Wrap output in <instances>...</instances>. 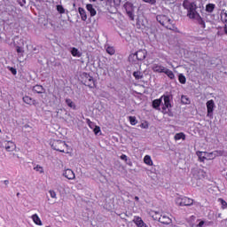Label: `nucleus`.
Here are the masks:
<instances>
[{"mask_svg": "<svg viewBox=\"0 0 227 227\" xmlns=\"http://www.w3.org/2000/svg\"><path fill=\"white\" fill-rule=\"evenodd\" d=\"M140 127L141 129H148V123H142Z\"/></svg>", "mask_w": 227, "mask_h": 227, "instance_id": "obj_48", "label": "nucleus"}, {"mask_svg": "<svg viewBox=\"0 0 227 227\" xmlns=\"http://www.w3.org/2000/svg\"><path fill=\"white\" fill-rule=\"evenodd\" d=\"M35 171H37L38 173H43V167L37 165L34 168Z\"/></svg>", "mask_w": 227, "mask_h": 227, "instance_id": "obj_38", "label": "nucleus"}, {"mask_svg": "<svg viewBox=\"0 0 227 227\" xmlns=\"http://www.w3.org/2000/svg\"><path fill=\"white\" fill-rule=\"evenodd\" d=\"M100 1H104V0H100Z\"/></svg>", "mask_w": 227, "mask_h": 227, "instance_id": "obj_57", "label": "nucleus"}, {"mask_svg": "<svg viewBox=\"0 0 227 227\" xmlns=\"http://www.w3.org/2000/svg\"><path fill=\"white\" fill-rule=\"evenodd\" d=\"M152 70L155 74H163L166 67L160 64H153Z\"/></svg>", "mask_w": 227, "mask_h": 227, "instance_id": "obj_13", "label": "nucleus"}, {"mask_svg": "<svg viewBox=\"0 0 227 227\" xmlns=\"http://www.w3.org/2000/svg\"><path fill=\"white\" fill-rule=\"evenodd\" d=\"M206 106H207V118H214V109H215V103L214 102L213 99H211L206 103Z\"/></svg>", "mask_w": 227, "mask_h": 227, "instance_id": "obj_8", "label": "nucleus"}, {"mask_svg": "<svg viewBox=\"0 0 227 227\" xmlns=\"http://www.w3.org/2000/svg\"><path fill=\"white\" fill-rule=\"evenodd\" d=\"M57 12H59V13H65V8L63 7V5H57Z\"/></svg>", "mask_w": 227, "mask_h": 227, "instance_id": "obj_39", "label": "nucleus"}, {"mask_svg": "<svg viewBox=\"0 0 227 227\" xmlns=\"http://www.w3.org/2000/svg\"><path fill=\"white\" fill-rule=\"evenodd\" d=\"M160 104H162V98H160L158 99H154L153 101V109H156V111H160Z\"/></svg>", "mask_w": 227, "mask_h": 227, "instance_id": "obj_17", "label": "nucleus"}, {"mask_svg": "<svg viewBox=\"0 0 227 227\" xmlns=\"http://www.w3.org/2000/svg\"><path fill=\"white\" fill-rule=\"evenodd\" d=\"M16 52H18V54H24V48L16 46Z\"/></svg>", "mask_w": 227, "mask_h": 227, "instance_id": "obj_41", "label": "nucleus"}, {"mask_svg": "<svg viewBox=\"0 0 227 227\" xmlns=\"http://www.w3.org/2000/svg\"><path fill=\"white\" fill-rule=\"evenodd\" d=\"M32 220L35 223V224H37V226H42V220L40 219V216H38V215H33Z\"/></svg>", "mask_w": 227, "mask_h": 227, "instance_id": "obj_25", "label": "nucleus"}, {"mask_svg": "<svg viewBox=\"0 0 227 227\" xmlns=\"http://www.w3.org/2000/svg\"><path fill=\"white\" fill-rule=\"evenodd\" d=\"M163 74H166L168 79H171V80L175 79V73H173V71L169 70L168 68L165 67Z\"/></svg>", "mask_w": 227, "mask_h": 227, "instance_id": "obj_26", "label": "nucleus"}, {"mask_svg": "<svg viewBox=\"0 0 227 227\" xmlns=\"http://www.w3.org/2000/svg\"><path fill=\"white\" fill-rule=\"evenodd\" d=\"M62 175L65 176V178H67V180H75V173H74L70 168L65 169Z\"/></svg>", "mask_w": 227, "mask_h": 227, "instance_id": "obj_12", "label": "nucleus"}, {"mask_svg": "<svg viewBox=\"0 0 227 227\" xmlns=\"http://www.w3.org/2000/svg\"><path fill=\"white\" fill-rule=\"evenodd\" d=\"M129 121L130 125H137V119L136 118V116H129Z\"/></svg>", "mask_w": 227, "mask_h": 227, "instance_id": "obj_33", "label": "nucleus"}, {"mask_svg": "<svg viewBox=\"0 0 227 227\" xmlns=\"http://www.w3.org/2000/svg\"><path fill=\"white\" fill-rule=\"evenodd\" d=\"M20 193H17V196H19Z\"/></svg>", "mask_w": 227, "mask_h": 227, "instance_id": "obj_56", "label": "nucleus"}, {"mask_svg": "<svg viewBox=\"0 0 227 227\" xmlns=\"http://www.w3.org/2000/svg\"><path fill=\"white\" fill-rule=\"evenodd\" d=\"M154 221H159V223H161V224H171L173 223V220L168 215L166 214H159V212H155V215L153 216Z\"/></svg>", "mask_w": 227, "mask_h": 227, "instance_id": "obj_6", "label": "nucleus"}, {"mask_svg": "<svg viewBox=\"0 0 227 227\" xmlns=\"http://www.w3.org/2000/svg\"><path fill=\"white\" fill-rule=\"evenodd\" d=\"M22 100L25 104H27V106H37L38 105V103L33 98H31L29 96H24Z\"/></svg>", "mask_w": 227, "mask_h": 227, "instance_id": "obj_15", "label": "nucleus"}, {"mask_svg": "<svg viewBox=\"0 0 227 227\" xmlns=\"http://www.w3.org/2000/svg\"><path fill=\"white\" fill-rule=\"evenodd\" d=\"M183 8L187 10V17L189 19L198 17V5L194 0H184L183 2Z\"/></svg>", "mask_w": 227, "mask_h": 227, "instance_id": "obj_1", "label": "nucleus"}, {"mask_svg": "<svg viewBox=\"0 0 227 227\" xmlns=\"http://www.w3.org/2000/svg\"><path fill=\"white\" fill-rule=\"evenodd\" d=\"M121 160H125V162H127L129 160V157L126 154H122L121 156Z\"/></svg>", "mask_w": 227, "mask_h": 227, "instance_id": "obj_47", "label": "nucleus"}, {"mask_svg": "<svg viewBox=\"0 0 227 227\" xmlns=\"http://www.w3.org/2000/svg\"><path fill=\"white\" fill-rule=\"evenodd\" d=\"M178 81L181 84H185V82H187V79L185 78V75H184V74H179Z\"/></svg>", "mask_w": 227, "mask_h": 227, "instance_id": "obj_31", "label": "nucleus"}, {"mask_svg": "<svg viewBox=\"0 0 227 227\" xmlns=\"http://www.w3.org/2000/svg\"><path fill=\"white\" fill-rule=\"evenodd\" d=\"M196 155L200 162H205V160H207V152L198 151Z\"/></svg>", "mask_w": 227, "mask_h": 227, "instance_id": "obj_18", "label": "nucleus"}, {"mask_svg": "<svg viewBox=\"0 0 227 227\" xmlns=\"http://www.w3.org/2000/svg\"><path fill=\"white\" fill-rule=\"evenodd\" d=\"M50 145L52 150H56V152H60L61 153H68V145L65 143L63 140H51Z\"/></svg>", "mask_w": 227, "mask_h": 227, "instance_id": "obj_2", "label": "nucleus"}, {"mask_svg": "<svg viewBox=\"0 0 227 227\" xmlns=\"http://www.w3.org/2000/svg\"><path fill=\"white\" fill-rule=\"evenodd\" d=\"M181 102L182 104H191V100H189V98H187V96H182L181 97Z\"/></svg>", "mask_w": 227, "mask_h": 227, "instance_id": "obj_37", "label": "nucleus"}, {"mask_svg": "<svg viewBox=\"0 0 227 227\" xmlns=\"http://www.w3.org/2000/svg\"><path fill=\"white\" fill-rule=\"evenodd\" d=\"M218 217H221V214L218 215Z\"/></svg>", "mask_w": 227, "mask_h": 227, "instance_id": "obj_55", "label": "nucleus"}, {"mask_svg": "<svg viewBox=\"0 0 227 227\" xmlns=\"http://www.w3.org/2000/svg\"><path fill=\"white\" fill-rule=\"evenodd\" d=\"M4 185H8L10 184V181L9 180H4Z\"/></svg>", "mask_w": 227, "mask_h": 227, "instance_id": "obj_51", "label": "nucleus"}, {"mask_svg": "<svg viewBox=\"0 0 227 227\" xmlns=\"http://www.w3.org/2000/svg\"><path fill=\"white\" fill-rule=\"evenodd\" d=\"M133 76L135 77V79H137V81H139V79H143V74L139 71H135L133 73Z\"/></svg>", "mask_w": 227, "mask_h": 227, "instance_id": "obj_30", "label": "nucleus"}, {"mask_svg": "<svg viewBox=\"0 0 227 227\" xmlns=\"http://www.w3.org/2000/svg\"><path fill=\"white\" fill-rule=\"evenodd\" d=\"M114 4H120L121 3V0H114Z\"/></svg>", "mask_w": 227, "mask_h": 227, "instance_id": "obj_50", "label": "nucleus"}, {"mask_svg": "<svg viewBox=\"0 0 227 227\" xmlns=\"http://www.w3.org/2000/svg\"><path fill=\"white\" fill-rule=\"evenodd\" d=\"M78 12L80 13V17H81L82 20L86 22V20H88V15L86 14V10H84V8H82V7H80V8H78Z\"/></svg>", "mask_w": 227, "mask_h": 227, "instance_id": "obj_20", "label": "nucleus"}, {"mask_svg": "<svg viewBox=\"0 0 227 227\" xmlns=\"http://www.w3.org/2000/svg\"><path fill=\"white\" fill-rule=\"evenodd\" d=\"M156 20L160 26H163V27H166L167 29H173V20L169 17L164 14H160L156 16Z\"/></svg>", "mask_w": 227, "mask_h": 227, "instance_id": "obj_3", "label": "nucleus"}, {"mask_svg": "<svg viewBox=\"0 0 227 227\" xmlns=\"http://www.w3.org/2000/svg\"><path fill=\"white\" fill-rule=\"evenodd\" d=\"M144 3H147L148 4H152L153 6L157 4V0H143Z\"/></svg>", "mask_w": 227, "mask_h": 227, "instance_id": "obj_40", "label": "nucleus"}, {"mask_svg": "<svg viewBox=\"0 0 227 227\" xmlns=\"http://www.w3.org/2000/svg\"><path fill=\"white\" fill-rule=\"evenodd\" d=\"M176 3V0H165V4H175Z\"/></svg>", "mask_w": 227, "mask_h": 227, "instance_id": "obj_44", "label": "nucleus"}, {"mask_svg": "<svg viewBox=\"0 0 227 227\" xmlns=\"http://www.w3.org/2000/svg\"><path fill=\"white\" fill-rule=\"evenodd\" d=\"M194 200L188 197H183V207H191L193 205Z\"/></svg>", "mask_w": 227, "mask_h": 227, "instance_id": "obj_19", "label": "nucleus"}, {"mask_svg": "<svg viewBox=\"0 0 227 227\" xmlns=\"http://www.w3.org/2000/svg\"><path fill=\"white\" fill-rule=\"evenodd\" d=\"M190 19H194L195 20L198 21V24H200V26L205 29L206 26H205V20H203V19L201 18V16L200 15V13H198V17H194V18H190Z\"/></svg>", "mask_w": 227, "mask_h": 227, "instance_id": "obj_22", "label": "nucleus"}, {"mask_svg": "<svg viewBox=\"0 0 227 227\" xmlns=\"http://www.w3.org/2000/svg\"><path fill=\"white\" fill-rule=\"evenodd\" d=\"M87 123L90 129H93L95 127V122L91 121L90 119H87Z\"/></svg>", "mask_w": 227, "mask_h": 227, "instance_id": "obj_43", "label": "nucleus"}, {"mask_svg": "<svg viewBox=\"0 0 227 227\" xmlns=\"http://www.w3.org/2000/svg\"><path fill=\"white\" fill-rule=\"evenodd\" d=\"M124 8L126 10V13L128 15V17L131 20H134V6L132 5V4L130 3H126L124 4Z\"/></svg>", "mask_w": 227, "mask_h": 227, "instance_id": "obj_9", "label": "nucleus"}, {"mask_svg": "<svg viewBox=\"0 0 227 227\" xmlns=\"http://www.w3.org/2000/svg\"><path fill=\"white\" fill-rule=\"evenodd\" d=\"M71 54L74 56V58H81V56H82V52L79 51V50L75 47L71 49Z\"/></svg>", "mask_w": 227, "mask_h": 227, "instance_id": "obj_23", "label": "nucleus"}, {"mask_svg": "<svg viewBox=\"0 0 227 227\" xmlns=\"http://www.w3.org/2000/svg\"><path fill=\"white\" fill-rule=\"evenodd\" d=\"M90 3H95V2H97V0H90Z\"/></svg>", "mask_w": 227, "mask_h": 227, "instance_id": "obj_54", "label": "nucleus"}, {"mask_svg": "<svg viewBox=\"0 0 227 227\" xmlns=\"http://www.w3.org/2000/svg\"><path fill=\"white\" fill-rule=\"evenodd\" d=\"M146 50H139L135 53H132L129 57L130 63H137V61H144L146 59Z\"/></svg>", "mask_w": 227, "mask_h": 227, "instance_id": "obj_4", "label": "nucleus"}, {"mask_svg": "<svg viewBox=\"0 0 227 227\" xmlns=\"http://www.w3.org/2000/svg\"><path fill=\"white\" fill-rule=\"evenodd\" d=\"M218 202L222 205L223 210H225L227 208V202L223 199H218Z\"/></svg>", "mask_w": 227, "mask_h": 227, "instance_id": "obj_34", "label": "nucleus"}, {"mask_svg": "<svg viewBox=\"0 0 227 227\" xmlns=\"http://www.w3.org/2000/svg\"><path fill=\"white\" fill-rule=\"evenodd\" d=\"M3 147L5 148L6 152H13V150L17 148V145H15V143L12 141H4L3 143Z\"/></svg>", "mask_w": 227, "mask_h": 227, "instance_id": "obj_11", "label": "nucleus"}, {"mask_svg": "<svg viewBox=\"0 0 227 227\" xmlns=\"http://www.w3.org/2000/svg\"><path fill=\"white\" fill-rule=\"evenodd\" d=\"M0 132H1V129H0Z\"/></svg>", "mask_w": 227, "mask_h": 227, "instance_id": "obj_58", "label": "nucleus"}, {"mask_svg": "<svg viewBox=\"0 0 227 227\" xmlns=\"http://www.w3.org/2000/svg\"><path fill=\"white\" fill-rule=\"evenodd\" d=\"M161 98V102L163 100L164 104L162 105V111H166V109H171V95H163L160 97Z\"/></svg>", "mask_w": 227, "mask_h": 227, "instance_id": "obj_7", "label": "nucleus"}, {"mask_svg": "<svg viewBox=\"0 0 227 227\" xmlns=\"http://www.w3.org/2000/svg\"><path fill=\"white\" fill-rule=\"evenodd\" d=\"M223 155V151H214L212 153L206 152V160H214L215 157H221Z\"/></svg>", "mask_w": 227, "mask_h": 227, "instance_id": "obj_10", "label": "nucleus"}, {"mask_svg": "<svg viewBox=\"0 0 227 227\" xmlns=\"http://www.w3.org/2000/svg\"><path fill=\"white\" fill-rule=\"evenodd\" d=\"M66 104L71 109H74V110L77 109V106H75V103H74V101H72V99H70V98L66 99Z\"/></svg>", "mask_w": 227, "mask_h": 227, "instance_id": "obj_28", "label": "nucleus"}, {"mask_svg": "<svg viewBox=\"0 0 227 227\" xmlns=\"http://www.w3.org/2000/svg\"><path fill=\"white\" fill-rule=\"evenodd\" d=\"M183 203H184V197L176 198V204H177L179 207H183Z\"/></svg>", "mask_w": 227, "mask_h": 227, "instance_id": "obj_35", "label": "nucleus"}, {"mask_svg": "<svg viewBox=\"0 0 227 227\" xmlns=\"http://www.w3.org/2000/svg\"><path fill=\"white\" fill-rule=\"evenodd\" d=\"M32 91L33 93H37L38 95H42V93H45V88H43V86L42 85H35L32 88Z\"/></svg>", "mask_w": 227, "mask_h": 227, "instance_id": "obj_16", "label": "nucleus"}, {"mask_svg": "<svg viewBox=\"0 0 227 227\" xmlns=\"http://www.w3.org/2000/svg\"><path fill=\"white\" fill-rule=\"evenodd\" d=\"M135 200H136V201H139V197L136 196Z\"/></svg>", "mask_w": 227, "mask_h": 227, "instance_id": "obj_53", "label": "nucleus"}, {"mask_svg": "<svg viewBox=\"0 0 227 227\" xmlns=\"http://www.w3.org/2000/svg\"><path fill=\"white\" fill-rule=\"evenodd\" d=\"M86 9L88 10V12H90V17H95V15H97V11L95 10V8H93V4H88L86 5Z\"/></svg>", "mask_w": 227, "mask_h": 227, "instance_id": "obj_21", "label": "nucleus"}, {"mask_svg": "<svg viewBox=\"0 0 227 227\" xmlns=\"http://www.w3.org/2000/svg\"><path fill=\"white\" fill-rule=\"evenodd\" d=\"M106 52H107V54H110V56H113L114 54V52H116V51L114 50V47L107 46Z\"/></svg>", "mask_w": 227, "mask_h": 227, "instance_id": "obj_32", "label": "nucleus"}, {"mask_svg": "<svg viewBox=\"0 0 227 227\" xmlns=\"http://www.w3.org/2000/svg\"><path fill=\"white\" fill-rule=\"evenodd\" d=\"M8 70L12 74V75H17V69L15 67H8Z\"/></svg>", "mask_w": 227, "mask_h": 227, "instance_id": "obj_42", "label": "nucleus"}, {"mask_svg": "<svg viewBox=\"0 0 227 227\" xmlns=\"http://www.w3.org/2000/svg\"><path fill=\"white\" fill-rule=\"evenodd\" d=\"M49 193L51 195V198L56 199V192H54V190H50Z\"/></svg>", "mask_w": 227, "mask_h": 227, "instance_id": "obj_45", "label": "nucleus"}, {"mask_svg": "<svg viewBox=\"0 0 227 227\" xmlns=\"http://www.w3.org/2000/svg\"><path fill=\"white\" fill-rule=\"evenodd\" d=\"M175 141H180V139H183V141H185V135L184 132L176 133L174 137Z\"/></svg>", "mask_w": 227, "mask_h": 227, "instance_id": "obj_27", "label": "nucleus"}, {"mask_svg": "<svg viewBox=\"0 0 227 227\" xmlns=\"http://www.w3.org/2000/svg\"><path fill=\"white\" fill-rule=\"evenodd\" d=\"M80 79L84 86H88L89 88H95V79H93V76L90 75V74L82 73Z\"/></svg>", "mask_w": 227, "mask_h": 227, "instance_id": "obj_5", "label": "nucleus"}, {"mask_svg": "<svg viewBox=\"0 0 227 227\" xmlns=\"http://www.w3.org/2000/svg\"><path fill=\"white\" fill-rule=\"evenodd\" d=\"M204 224H205V221H200L197 225V227H203Z\"/></svg>", "mask_w": 227, "mask_h": 227, "instance_id": "obj_49", "label": "nucleus"}, {"mask_svg": "<svg viewBox=\"0 0 227 227\" xmlns=\"http://www.w3.org/2000/svg\"><path fill=\"white\" fill-rule=\"evenodd\" d=\"M94 134H98L100 132V127L98 126H94Z\"/></svg>", "mask_w": 227, "mask_h": 227, "instance_id": "obj_46", "label": "nucleus"}, {"mask_svg": "<svg viewBox=\"0 0 227 227\" xmlns=\"http://www.w3.org/2000/svg\"><path fill=\"white\" fill-rule=\"evenodd\" d=\"M223 31H224L225 35H227V25L224 26Z\"/></svg>", "mask_w": 227, "mask_h": 227, "instance_id": "obj_52", "label": "nucleus"}, {"mask_svg": "<svg viewBox=\"0 0 227 227\" xmlns=\"http://www.w3.org/2000/svg\"><path fill=\"white\" fill-rule=\"evenodd\" d=\"M221 20L223 22H227V12L222 11V12H221Z\"/></svg>", "mask_w": 227, "mask_h": 227, "instance_id": "obj_36", "label": "nucleus"}, {"mask_svg": "<svg viewBox=\"0 0 227 227\" xmlns=\"http://www.w3.org/2000/svg\"><path fill=\"white\" fill-rule=\"evenodd\" d=\"M144 162L147 166H153V160H152V156L151 155H145L144 157Z\"/></svg>", "mask_w": 227, "mask_h": 227, "instance_id": "obj_24", "label": "nucleus"}, {"mask_svg": "<svg viewBox=\"0 0 227 227\" xmlns=\"http://www.w3.org/2000/svg\"><path fill=\"white\" fill-rule=\"evenodd\" d=\"M214 10H215V4H207L206 5V12H207V13H212L214 12Z\"/></svg>", "mask_w": 227, "mask_h": 227, "instance_id": "obj_29", "label": "nucleus"}, {"mask_svg": "<svg viewBox=\"0 0 227 227\" xmlns=\"http://www.w3.org/2000/svg\"><path fill=\"white\" fill-rule=\"evenodd\" d=\"M133 223L136 224L137 227H148V224L143 221L141 216H134Z\"/></svg>", "mask_w": 227, "mask_h": 227, "instance_id": "obj_14", "label": "nucleus"}]
</instances>
